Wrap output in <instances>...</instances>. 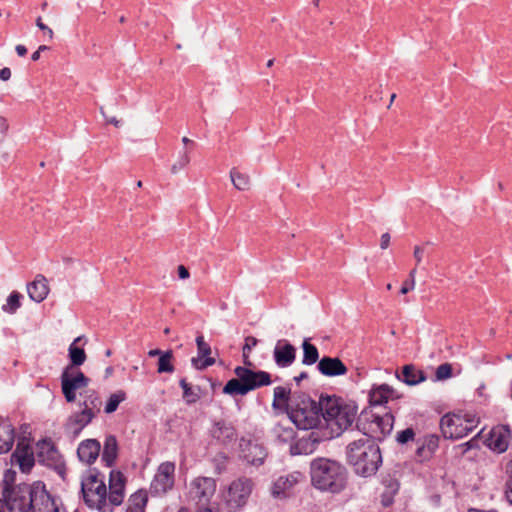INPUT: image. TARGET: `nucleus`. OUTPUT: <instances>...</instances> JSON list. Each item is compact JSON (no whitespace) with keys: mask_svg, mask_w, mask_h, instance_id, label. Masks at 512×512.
Instances as JSON below:
<instances>
[{"mask_svg":"<svg viewBox=\"0 0 512 512\" xmlns=\"http://www.w3.org/2000/svg\"><path fill=\"white\" fill-rule=\"evenodd\" d=\"M10 461L13 465H18L23 473H29L35 465L34 452L24 439L19 440L16 449L11 454Z\"/></svg>","mask_w":512,"mask_h":512,"instance_id":"15","label":"nucleus"},{"mask_svg":"<svg viewBox=\"0 0 512 512\" xmlns=\"http://www.w3.org/2000/svg\"><path fill=\"white\" fill-rule=\"evenodd\" d=\"M312 485L321 491L340 493L347 485V469L338 461L316 458L310 463Z\"/></svg>","mask_w":512,"mask_h":512,"instance_id":"2","label":"nucleus"},{"mask_svg":"<svg viewBox=\"0 0 512 512\" xmlns=\"http://www.w3.org/2000/svg\"><path fill=\"white\" fill-rule=\"evenodd\" d=\"M11 77V70L8 67H4L0 70V79L2 81H7Z\"/></svg>","mask_w":512,"mask_h":512,"instance_id":"60","label":"nucleus"},{"mask_svg":"<svg viewBox=\"0 0 512 512\" xmlns=\"http://www.w3.org/2000/svg\"><path fill=\"white\" fill-rule=\"evenodd\" d=\"M308 378V373L303 371L298 376L294 377V380L297 384H299L302 380Z\"/></svg>","mask_w":512,"mask_h":512,"instance_id":"63","label":"nucleus"},{"mask_svg":"<svg viewBox=\"0 0 512 512\" xmlns=\"http://www.w3.org/2000/svg\"><path fill=\"white\" fill-rule=\"evenodd\" d=\"M382 484L384 490L381 493V504L384 507H389L394 503V497L399 491L400 484L397 479L390 476L383 478Z\"/></svg>","mask_w":512,"mask_h":512,"instance_id":"35","label":"nucleus"},{"mask_svg":"<svg viewBox=\"0 0 512 512\" xmlns=\"http://www.w3.org/2000/svg\"><path fill=\"white\" fill-rule=\"evenodd\" d=\"M453 368L450 363H443L436 368L435 380L442 381L452 376Z\"/></svg>","mask_w":512,"mask_h":512,"instance_id":"48","label":"nucleus"},{"mask_svg":"<svg viewBox=\"0 0 512 512\" xmlns=\"http://www.w3.org/2000/svg\"><path fill=\"white\" fill-rule=\"evenodd\" d=\"M415 287V280L413 279H407L401 289H400V293L401 294H407L409 291L413 290Z\"/></svg>","mask_w":512,"mask_h":512,"instance_id":"55","label":"nucleus"},{"mask_svg":"<svg viewBox=\"0 0 512 512\" xmlns=\"http://www.w3.org/2000/svg\"><path fill=\"white\" fill-rule=\"evenodd\" d=\"M216 491V481L211 477H197L191 482L190 493L200 505L209 504Z\"/></svg>","mask_w":512,"mask_h":512,"instance_id":"13","label":"nucleus"},{"mask_svg":"<svg viewBox=\"0 0 512 512\" xmlns=\"http://www.w3.org/2000/svg\"><path fill=\"white\" fill-rule=\"evenodd\" d=\"M126 399V393L123 390H119L110 395L106 405H105V413L111 414L115 412L121 402Z\"/></svg>","mask_w":512,"mask_h":512,"instance_id":"46","label":"nucleus"},{"mask_svg":"<svg viewBox=\"0 0 512 512\" xmlns=\"http://www.w3.org/2000/svg\"><path fill=\"white\" fill-rule=\"evenodd\" d=\"M396 442L401 445H407L410 442L416 443L415 457L419 462H426L433 458L439 448L440 437L437 434H424L416 438L415 430L408 427L398 431L396 434Z\"/></svg>","mask_w":512,"mask_h":512,"instance_id":"6","label":"nucleus"},{"mask_svg":"<svg viewBox=\"0 0 512 512\" xmlns=\"http://www.w3.org/2000/svg\"><path fill=\"white\" fill-rule=\"evenodd\" d=\"M303 348V359L302 363L304 365H313L315 363H318L319 359V352L318 348L310 343L309 339H305L302 343Z\"/></svg>","mask_w":512,"mask_h":512,"instance_id":"40","label":"nucleus"},{"mask_svg":"<svg viewBox=\"0 0 512 512\" xmlns=\"http://www.w3.org/2000/svg\"><path fill=\"white\" fill-rule=\"evenodd\" d=\"M376 428V441H382L389 435L393 429L394 416L391 412H386L384 415L375 414Z\"/></svg>","mask_w":512,"mask_h":512,"instance_id":"34","label":"nucleus"},{"mask_svg":"<svg viewBox=\"0 0 512 512\" xmlns=\"http://www.w3.org/2000/svg\"><path fill=\"white\" fill-rule=\"evenodd\" d=\"M180 387L183 389V399L187 404L196 403L200 399V387L197 386L193 389L185 378L180 379Z\"/></svg>","mask_w":512,"mask_h":512,"instance_id":"41","label":"nucleus"},{"mask_svg":"<svg viewBox=\"0 0 512 512\" xmlns=\"http://www.w3.org/2000/svg\"><path fill=\"white\" fill-rule=\"evenodd\" d=\"M81 405L83 406V409H89L97 413L100 411L102 401L96 391L89 390L86 391L85 399Z\"/></svg>","mask_w":512,"mask_h":512,"instance_id":"43","label":"nucleus"},{"mask_svg":"<svg viewBox=\"0 0 512 512\" xmlns=\"http://www.w3.org/2000/svg\"><path fill=\"white\" fill-rule=\"evenodd\" d=\"M230 178L237 190L245 191L249 189L250 177L247 174L240 172L237 168H232L230 170Z\"/></svg>","mask_w":512,"mask_h":512,"instance_id":"42","label":"nucleus"},{"mask_svg":"<svg viewBox=\"0 0 512 512\" xmlns=\"http://www.w3.org/2000/svg\"><path fill=\"white\" fill-rule=\"evenodd\" d=\"M83 339V336H79L74 339V341L70 344L68 348V357L70 360V364L66 367H70V369H77L79 366L84 364L87 359V355L85 350L81 347H78L76 344Z\"/></svg>","mask_w":512,"mask_h":512,"instance_id":"36","label":"nucleus"},{"mask_svg":"<svg viewBox=\"0 0 512 512\" xmlns=\"http://www.w3.org/2000/svg\"><path fill=\"white\" fill-rule=\"evenodd\" d=\"M15 441V429L12 424L3 420L0 422V455L8 453Z\"/></svg>","mask_w":512,"mask_h":512,"instance_id":"33","label":"nucleus"},{"mask_svg":"<svg viewBox=\"0 0 512 512\" xmlns=\"http://www.w3.org/2000/svg\"><path fill=\"white\" fill-rule=\"evenodd\" d=\"M346 461L363 478L374 476L382 465L379 445L371 438H360L346 446Z\"/></svg>","mask_w":512,"mask_h":512,"instance_id":"1","label":"nucleus"},{"mask_svg":"<svg viewBox=\"0 0 512 512\" xmlns=\"http://www.w3.org/2000/svg\"><path fill=\"white\" fill-rule=\"evenodd\" d=\"M423 254H424V249L420 246H415L414 247V258L416 260V265H419L422 261V258H423Z\"/></svg>","mask_w":512,"mask_h":512,"instance_id":"56","label":"nucleus"},{"mask_svg":"<svg viewBox=\"0 0 512 512\" xmlns=\"http://www.w3.org/2000/svg\"><path fill=\"white\" fill-rule=\"evenodd\" d=\"M468 512H498L496 509H490V510H483L479 508H469Z\"/></svg>","mask_w":512,"mask_h":512,"instance_id":"64","label":"nucleus"},{"mask_svg":"<svg viewBox=\"0 0 512 512\" xmlns=\"http://www.w3.org/2000/svg\"><path fill=\"white\" fill-rule=\"evenodd\" d=\"M37 460L40 464L53 469L62 479H65L66 465L63 456L50 439L37 442Z\"/></svg>","mask_w":512,"mask_h":512,"instance_id":"9","label":"nucleus"},{"mask_svg":"<svg viewBox=\"0 0 512 512\" xmlns=\"http://www.w3.org/2000/svg\"><path fill=\"white\" fill-rule=\"evenodd\" d=\"M22 295L17 292L13 291L7 298V303L3 305L2 309L3 311L14 314L21 306L20 300L22 299Z\"/></svg>","mask_w":512,"mask_h":512,"instance_id":"47","label":"nucleus"},{"mask_svg":"<svg viewBox=\"0 0 512 512\" xmlns=\"http://www.w3.org/2000/svg\"><path fill=\"white\" fill-rule=\"evenodd\" d=\"M511 430L508 425L493 427L487 439V445L499 453L505 452L509 446Z\"/></svg>","mask_w":512,"mask_h":512,"instance_id":"20","label":"nucleus"},{"mask_svg":"<svg viewBox=\"0 0 512 512\" xmlns=\"http://www.w3.org/2000/svg\"><path fill=\"white\" fill-rule=\"evenodd\" d=\"M31 512H60L55 499L48 493L45 485L37 482L34 492V505Z\"/></svg>","mask_w":512,"mask_h":512,"instance_id":"18","label":"nucleus"},{"mask_svg":"<svg viewBox=\"0 0 512 512\" xmlns=\"http://www.w3.org/2000/svg\"><path fill=\"white\" fill-rule=\"evenodd\" d=\"M100 112H101V114L104 116V118H105V120H106V122H107V123H109V124H113L115 127H119V126H120V121H119V120H117V119H116V117H110V118H108V117L105 115L104 110H103V108H102V107L100 108Z\"/></svg>","mask_w":512,"mask_h":512,"instance_id":"59","label":"nucleus"},{"mask_svg":"<svg viewBox=\"0 0 512 512\" xmlns=\"http://www.w3.org/2000/svg\"><path fill=\"white\" fill-rule=\"evenodd\" d=\"M36 25L37 27L44 31L45 33H47V35L49 36L50 39L53 38L54 36V33H53V30L51 28H49L47 25H45L43 22H42V18L41 17H38L36 19Z\"/></svg>","mask_w":512,"mask_h":512,"instance_id":"54","label":"nucleus"},{"mask_svg":"<svg viewBox=\"0 0 512 512\" xmlns=\"http://www.w3.org/2000/svg\"><path fill=\"white\" fill-rule=\"evenodd\" d=\"M234 373L236 378L228 380L223 387V393L230 396H244L250 391L269 386L272 383L270 373L263 370L237 366Z\"/></svg>","mask_w":512,"mask_h":512,"instance_id":"3","label":"nucleus"},{"mask_svg":"<svg viewBox=\"0 0 512 512\" xmlns=\"http://www.w3.org/2000/svg\"><path fill=\"white\" fill-rule=\"evenodd\" d=\"M504 496L512 505V460L508 461L504 467Z\"/></svg>","mask_w":512,"mask_h":512,"instance_id":"44","label":"nucleus"},{"mask_svg":"<svg viewBox=\"0 0 512 512\" xmlns=\"http://www.w3.org/2000/svg\"><path fill=\"white\" fill-rule=\"evenodd\" d=\"M356 416L357 406L353 402L343 401L340 406V411L332 418V421H335L339 429L346 430L352 426L353 422L356 420Z\"/></svg>","mask_w":512,"mask_h":512,"instance_id":"26","label":"nucleus"},{"mask_svg":"<svg viewBox=\"0 0 512 512\" xmlns=\"http://www.w3.org/2000/svg\"><path fill=\"white\" fill-rule=\"evenodd\" d=\"M296 347L285 339L277 341L273 350V359L280 368L291 366L296 359Z\"/></svg>","mask_w":512,"mask_h":512,"instance_id":"17","label":"nucleus"},{"mask_svg":"<svg viewBox=\"0 0 512 512\" xmlns=\"http://www.w3.org/2000/svg\"><path fill=\"white\" fill-rule=\"evenodd\" d=\"M126 478L121 471L112 470L109 475V496L110 505L119 506L124 499Z\"/></svg>","mask_w":512,"mask_h":512,"instance_id":"19","label":"nucleus"},{"mask_svg":"<svg viewBox=\"0 0 512 512\" xmlns=\"http://www.w3.org/2000/svg\"><path fill=\"white\" fill-rule=\"evenodd\" d=\"M481 432L482 431H480L475 437L461 445V447L464 448V453L467 452L468 450L479 448L478 437L480 436Z\"/></svg>","mask_w":512,"mask_h":512,"instance_id":"52","label":"nucleus"},{"mask_svg":"<svg viewBox=\"0 0 512 512\" xmlns=\"http://www.w3.org/2000/svg\"><path fill=\"white\" fill-rule=\"evenodd\" d=\"M16 480V472L12 469H8L4 473L3 477V495H6L7 492L14 489L16 486H14Z\"/></svg>","mask_w":512,"mask_h":512,"instance_id":"49","label":"nucleus"},{"mask_svg":"<svg viewBox=\"0 0 512 512\" xmlns=\"http://www.w3.org/2000/svg\"><path fill=\"white\" fill-rule=\"evenodd\" d=\"M101 451L100 442L97 439H86L77 448V455L81 462L91 465L98 458Z\"/></svg>","mask_w":512,"mask_h":512,"instance_id":"25","label":"nucleus"},{"mask_svg":"<svg viewBox=\"0 0 512 512\" xmlns=\"http://www.w3.org/2000/svg\"><path fill=\"white\" fill-rule=\"evenodd\" d=\"M374 418L375 414L371 412H361L358 418L356 419V428L364 435L363 438H371L373 441L376 442L377 426L375 425Z\"/></svg>","mask_w":512,"mask_h":512,"instance_id":"29","label":"nucleus"},{"mask_svg":"<svg viewBox=\"0 0 512 512\" xmlns=\"http://www.w3.org/2000/svg\"><path fill=\"white\" fill-rule=\"evenodd\" d=\"M211 435L219 443L227 444L236 438V431L231 424L221 420L214 422L211 428Z\"/></svg>","mask_w":512,"mask_h":512,"instance_id":"30","label":"nucleus"},{"mask_svg":"<svg viewBox=\"0 0 512 512\" xmlns=\"http://www.w3.org/2000/svg\"><path fill=\"white\" fill-rule=\"evenodd\" d=\"M258 340L253 336H247L242 351L245 353H251L252 349L257 345Z\"/></svg>","mask_w":512,"mask_h":512,"instance_id":"51","label":"nucleus"},{"mask_svg":"<svg viewBox=\"0 0 512 512\" xmlns=\"http://www.w3.org/2000/svg\"><path fill=\"white\" fill-rule=\"evenodd\" d=\"M480 419L471 413L449 412L440 419V429L445 439H460L472 432Z\"/></svg>","mask_w":512,"mask_h":512,"instance_id":"5","label":"nucleus"},{"mask_svg":"<svg viewBox=\"0 0 512 512\" xmlns=\"http://www.w3.org/2000/svg\"><path fill=\"white\" fill-rule=\"evenodd\" d=\"M318 371L326 377H337L348 372L347 366L338 357L323 356L317 363Z\"/></svg>","mask_w":512,"mask_h":512,"instance_id":"22","label":"nucleus"},{"mask_svg":"<svg viewBox=\"0 0 512 512\" xmlns=\"http://www.w3.org/2000/svg\"><path fill=\"white\" fill-rule=\"evenodd\" d=\"M289 419L298 429H316L320 425L317 402L304 392L292 393Z\"/></svg>","mask_w":512,"mask_h":512,"instance_id":"4","label":"nucleus"},{"mask_svg":"<svg viewBox=\"0 0 512 512\" xmlns=\"http://www.w3.org/2000/svg\"><path fill=\"white\" fill-rule=\"evenodd\" d=\"M8 129V124L4 117L0 116V142L5 138Z\"/></svg>","mask_w":512,"mask_h":512,"instance_id":"57","label":"nucleus"},{"mask_svg":"<svg viewBox=\"0 0 512 512\" xmlns=\"http://www.w3.org/2000/svg\"><path fill=\"white\" fill-rule=\"evenodd\" d=\"M36 483L32 486L22 483L14 489L3 495L7 501V505L11 511L31 512L34 505V492L36 491Z\"/></svg>","mask_w":512,"mask_h":512,"instance_id":"10","label":"nucleus"},{"mask_svg":"<svg viewBox=\"0 0 512 512\" xmlns=\"http://www.w3.org/2000/svg\"><path fill=\"white\" fill-rule=\"evenodd\" d=\"M96 416L95 411H91L89 409H82L80 412L73 414L69 418V423L77 426L74 430V433L77 435L81 432V430L87 426L93 418Z\"/></svg>","mask_w":512,"mask_h":512,"instance_id":"38","label":"nucleus"},{"mask_svg":"<svg viewBox=\"0 0 512 512\" xmlns=\"http://www.w3.org/2000/svg\"><path fill=\"white\" fill-rule=\"evenodd\" d=\"M91 509H96L98 512H113V509L110 505L107 504V498L103 501V503H99V505H89Z\"/></svg>","mask_w":512,"mask_h":512,"instance_id":"53","label":"nucleus"},{"mask_svg":"<svg viewBox=\"0 0 512 512\" xmlns=\"http://www.w3.org/2000/svg\"><path fill=\"white\" fill-rule=\"evenodd\" d=\"M196 345L198 351V357L192 358L191 362L194 368L198 370H204L207 367H210L215 364V358L210 357L211 347L204 340L203 335H198L196 337Z\"/></svg>","mask_w":512,"mask_h":512,"instance_id":"24","label":"nucleus"},{"mask_svg":"<svg viewBox=\"0 0 512 512\" xmlns=\"http://www.w3.org/2000/svg\"><path fill=\"white\" fill-rule=\"evenodd\" d=\"M15 50H16V53L21 57H23L27 54V48L24 45H21V44L17 45L15 47Z\"/></svg>","mask_w":512,"mask_h":512,"instance_id":"62","label":"nucleus"},{"mask_svg":"<svg viewBox=\"0 0 512 512\" xmlns=\"http://www.w3.org/2000/svg\"><path fill=\"white\" fill-rule=\"evenodd\" d=\"M312 431L304 437L299 438L290 446L292 455H310L316 451L319 444L326 438L320 430L311 429Z\"/></svg>","mask_w":512,"mask_h":512,"instance_id":"14","label":"nucleus"},{"mask_svg":"<svg viewBox=\"0 0 512 512\" xmlns=\"http://www.w3.org/2000/svg\"><path fill=\"white\" fill-rule=\"evenodd\" d=\"M255 487L252 478L241 476L233 480L224 493V503L228 512H239L248 503Z\"/></svg>","mask_w":512,"mask_h":512,"instance_id":"7","label":"nucleus"},{"mask_svg":"<svg viewBox=\"0 0 512 512\" xmlns=\"http://www.w3.org/2000/svg\"><path fill=\"white\" fill-rule=\"evenodd\" d=\"M177 270L180 279H187L190 275L188 269L183 265H179Z\"/></svg>","mask_w":512,"mask_h":512,"instance_id":"61","label":"nucleus"},{"mask_svg":"<svg viewBox=\"0 0 512 512\" xmlns=\"http://www.w3.org/2000/svg\"><path fill=\"white\" fill-rule=\"evenodd\" d=\"M148 498L146 492L141 490L132 494L129 498L127 512H145Z\"/></svg>","mask_w":512,"mask_h":512,"instance_id":"39","label":"nucleus"},{"mask_svg":"<svg viewBox=\"0 0 512 512\" xmlns=\"http://www.w3.org/2000/svg\"><path fill=\"white\" fill-rule=\"evenodd\" d=\"M97 468H91L81 480V493L87 506L99 505L107 498V488L104 477Z\"/></svg>","mask_w":512,"mask_h":512,"instance_id":"8","label":"nucleus"},{"mask_svg":"<svg viewBox=\"0 0 512 512\" xmlns=\"http://www.w3.org/2000/svg\"><path fill=\"white\" fill-rule=\"evenodd\" d=\"M398 399L400 395L388 384L373 386L369 393V403L372 406H380L388 402L389 399Z\"/></svg>","mask_w":512,"mask_h":512,"instance_id":"28","label":"nucleus"},{"mask_svg":"<svg viewBox=\"0 0 512 512\" xmlns=\"http://www.w3.org/2000/svg\"><path fill=\"white\" fill-rule=\"evenodd\" d=\"M396 378L408 386H415L426 381L427 376L423 370L418 369L414 364H406L400 372H396Z\"/></svg>","mask_w":512,"mask_h":512,"instance_id":"27","label":"nucleus"},{"mask_svg":"<svg viewBox=\"0 0 512 512\" xmlns=\"http://www.w3.org/2000/svg\"><path fill=\"white\" fill-rule=\"evenodd\" d=\"M291 400L292 394L290 389L283 386H277L274 388V399L272 403V407L274 409H281L288 413L290 410Z\"/></svg>","mask_w":512,"mask_h":512,"instance_id":"37","label":"nucleus"},{"mask_svg":"<svg viewBox=\"0 0 512 512\" xmlns=\"http://www.w3.org/2000/svg\"><path fill=\"white\" fill-rule=\"evenodd\" d=\"M173 359V352L172 350L165 351L161 357L158 359V367L157 372L158 373H172L174 372L175 368L172 364Z\"/></svg>","mask_w":512,"mask_h":512,"instance_id":"45","label":"nucleus"},{"mask_svg":"<svg viewBox=\"0 0 512 512\" xmlns=\"http://www.w3.org/2000/svg\"><path fill=\"white\" fill-rule=\"evenodd\" d=\"M343 399L336 395H324L321 394L319 401L317 402L318 413L320 414V420L332 421V418L340 411V406L343 403Z\"/></svg>","mask_w":512,"mask_h":512,"instance_id":"21","label":"nucleus"},{"mask_svg":"<svg viewBox=\"0 0 512 512\" xmlns=\"http://www.w3.org/2000/svg\"><path fill=\"white\" fill-rule=\"evenodd\" d=\"M118 441L114 435H107L104 440V447L101 454V461L106 467L114 466L118 457Z\"/></svg>","mask_w":512,"mask_h":512,"instance_id":"31","label":"nucleus"},{"mask_svg":"<svg viewBox=\"0 0 512 512\" xmlns=\"http://www.w3.org/2000/svg\"><path fill=\"white\" fill-rule=\"evenodd\" d=\"M27 292L31 300L40 303L48 295L49 287L43 275H37L35 280L27 285Z\"/></svg>","mask_w":512,"mask_h":512,"instance_id":"32","label":"nucleus"},{"mask_svg":"<svg viewBox=\"0 0 512 512\" xmlns=\"http://www.w3.org/2000/svg\"><path fill=\"white\" fill-rule=\"evenodd\" d=\"M190 162V157L188 155V152L185 151L177 160L175 164H173L171 168L172 173H177L179 170L183 169L186 165H188Z\"/></svg>","mask_w":512,"mask_h":512,"instance_id":"50","label":"nucleus"},{"mask_svg":"<svg viewBox=\"0 0 512 512\" xmlns=\"http://www.w3.org/2000/svg\"><path fill=\"white\" fill-rule=\"evenodd\" d=\"M61 390L68 403L76 401V391L89 385L90 379L79 369L65 367L60 376Z\"/></svg>","mask_w":512,"mask_h":512,"instance_id":"11","label":"nucleus"},{"mask_svg":"<svg viewBox=\"0 0 512 512\" xmlns=\"http://www.w3.org/2000/svg\"><path fill=\"white\" fill-rule=\"evenodd\" d=\"M390 239H391V237H390L389 233L382 234L381 239H380V247L382 249L388 248V246L390 244Z\"/></svg>","mask_w":512,"mask_h":512,"instance_id":"58","label":"nucleus"},{"mask_svg":"<svg viewBox=\"0 0 512 512\" xmlns=\"http://www.w3.org/2000/svg\"><path fill=\"white\" fill-rule=\"evenodd\" d=\"M241 448L243 459L250 465L260 466L267 457L266 449L262 444L247 441L241 444Z\"/></svg>","mask_w":512,"mask_h":512,"instance_id":"23","label":"nucleus"},{"mask_svg":"<svg viewBox=\"0 0 512 512\" xmlns=\"http://www.w3.org/2000/svg\"><path fill=\"white\" fill-rule=\"evenodd\" d=\"M175 464L173 462L161 463L150 484V493L161 496L167 493L174 485Z\"/></svg>","mask_w":512,"mask_h":512,"instance_id":"12","label":"nucleus"},{"mask_svg":"<svg viewBox=\"0 0 512 512\" xmlns=\"http://www.w3.org/2000/svg\"><path fill=\"white\" fill-rule=\"evenodd\" d=\"M302 474L294 472L278 477L271 485V495L275 499H285L290 496L293 487L299 482Z\"/></svg>","mask_w":512,"mask_h":512,"instance_id":"16","label":"nucleus"}]
</instances>
